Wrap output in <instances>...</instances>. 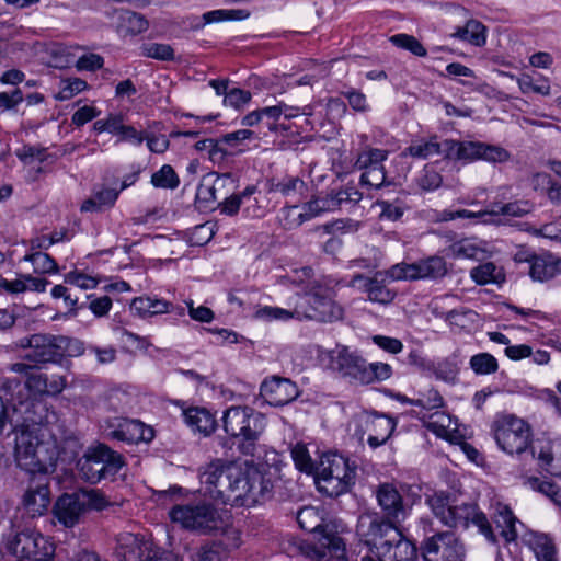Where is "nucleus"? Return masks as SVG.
I'll use <instances>...</instances> for the list:
<instances>
[{
	"mask_svg": "<svg viewBox=\"0 0 561 561\" xmlns=\"http://www.w3.org/2000/svg\"><path fill=\"white\" fill-rule=\"evenodd\" d=\"M558 272L557 263L551 257L535 256L529 266V275L534 280L545 282Z\"/></svg>",
	"mask_w": 561,
	"mask_h": 561,
	"instance_id": "39",
	"label": "nucleus"
},
{
	"mask_svg": "<svg viewBox=\"0 0 561 561\" xmlns=\"http://www.w3.org/2000/svg\"><path fill=\"white\" fill-rule=\"evenodd\" d=\"M15 432V460L18 466L30 472L47 474L54 467V456L45 442L47 427L39 422L25 417L22 424L13 423L9 433Z\"/></svg>",
	"mask_w": 561,
	"mask_h": 561,
	"instance_id": "3",
	"label": "nucleus"
},
{
	"mask_svg": "<svg viewBox=\"0 0 561 561\" xmlns=\"http://www.w3.org/2000/svg\"><path fill=\"white\" fill-rule=\"evenodd\" d=\"M306 190L305 182L298 176H285L276 183H272L270 191L280 193L283 196L290 197L301 195Z\"/></svg>",
	"mask_w": 561,
	"mask_h": 561,
	"instance_id": "45",
	"label": "nucleus"
},
{
	"mask_svg": "<svg viewBox=\"0 0 561 561\" xmlns=\"http://www.w3.org/2000/svg\"><path fill=\"white\" fill-rule=\"evenodd\" d=\"M124 466L123 456L102 443L88 447L77 461L80 477L90 483L113 479Z\"/></svg>",
	"mask_w": 561,
	"mask_h": 561,
	"instance_id": "9",
	"label": "nucleus"
},
{
	"mask_svg": "<svg viewBox=\"0 0 561 561\" xmlns=\"http://www.w3.org/2000/svg\"><path fill=\"white\" fill-rule=\"evenodd\" d=\"M291 457L299 471L316 476L317 465L311 460L309 451L305 445L296 444L291 448Z\"/></svg>",
	"mask_w": 561,
	"mask_h": 561,
	"instance_id": "48",
	"label": "nucleus"
},
{
	"mask_svg": "<svg viewBox=\"0 0 561 561\" xmlns=\"http://www.w3.org/2000/svg\"><path fill=\"white\" fill-rule=\"evenodd\" d=\"M169 516L183 528L201 535L225 534L231 525V515L211 503L201 501L194 504L175 505Z\"/></svg>",
	"mask_w": 561,
	"mask_h": 561,
	"instance_id": "5",
	"label": "nucleus"
},
{
	"mask_svg": "<svg viewBox=\"0 0 561 561\" xmlns=\"http://www.w3.org/2000/svg\"><path fill=\"white\" fill-rule=\"evenodd\" d=\"M251 96L250 91L232 88L226 93L224 103L238 110L248 104L251 101Z\"/></svg>",
	"mask_w": 561,
	"mask_h": 561,
	"instance_id": "61",
	"label": "nucleus"
},
{
	"mask_svg": "<svg viewBox=\"0 0 561 561\" xmlns=\"http://www.w3.org/2000/svg\"><path fill=\"white\" fill-rule=\"evenodd\" d=\"M417 558L416 546L405 539L399 530V540H396L383 561H415Z\"/></svg>",
	"mask_w": 561,
	"mask_h": 561,
	"instance_id": "37",
	"label": "nucleus"
},
{
	"mask_svg": "<svg viewBox=\"0 0 561 561\" xmlns=\"http://www.w3.org/2000/svg\"><path fill=\"white\" fill-rule=\"evenodd\" d=\"M331 367L343 378L350 379V381L362 385L365 382L367 360L357 352L351 351L346 346L339 348L335 355L331 357Z\"/></svg>",
	"mask_w": 561,
	"mask_h": 561,
	"instance_id": "19",
	"label": "nucleus"
},
{
	"mask_svg": "<svg viewBox=\"0 0 561 561\" xmlns=\"http://www.w3.org/2000/svg\"><path fill=\"white\" fill-rule=\"evenodd\" d=\"M54 515L65 527H73L84 513L83 502L79 492L65 493L58 497L54 506Z\"/></svg>",
	"mask_w": 561,
	"mask_h": 561,
	"instance_id": "23",
	"label": "nucleus"
},
{
	"mask_svg": "<svg viewBox=\"0 0 561 561\" xmlns=\"http://www.w3.org/2000/svg\"><path fill=\"white\" fill-rule=\"evenodd\" d=\"M24 261L30 262L33 265L34 272L37 274H54L58 272L56 261L45 252L35 251L26 254Z\"/></svg>",
	"mask_w": 561,
	"mask_h": 561,
	"instance_id": "43",
	"label": "nucleus"
},
{
	"mask_svg": "<svg viewBox=\"0 0 561 561\" xmlns=\"http://www.w3.org/2000/svg\"><path fill=\"white\" fill-rule=\"evenodd\" d=\"M493 520L504 540L510 543L516 540L518 533L516 524L518 519L514 516L512 510L504 504L499 503L493 514Z\"/></svg>",
	"mask_w": 561,
	"mask_h": 561,
	"instance_id": "29",
	"label": "nucleus"
},
{
	"mask_svg": "<svg viewBox=\"0 0 561 561\" xmlns=\"http://www.w3.org/2000/svg\"><path fill=\"white\" fill-rule=\"evenodd\" d=\"M444 257L432 255L414 263H398L392 265L386 275L392 280L439 279L447 274Z\"/></svg>",
	"mask_w": 561,
	"mask_h": 561,
	"instance_id": "14",
	"label": "nucleus"
},
{
	"mask_svg": "<svg viewBox=\"0 0 561 561\" xmlns=\"http://www.w3.org/2000/svg\"><path fill=\"white\" fill-rule=\"evenodd\" d=\"M48 376L46 374L31 373L24 385L18 378H3L0 390L7 397V401L15 403L19 414H22V408L28 405L27 398L30 392L47 393Z\"/></svg>",
	"mask_w": 561,
	"mask_h": 561,
	"instance_id": "16",
	"label": "nucleus"
},
{
	"mask_svg": "<svg viewBox=\"0 0 561 561\" xmlns=\"http://www.w3.org/2000/svg\"><path fill=\"white\" fill-rule=\"evenodd\" d=\"M491 431L499 448L508 455H520L531 444V426L515 414H497Z\"/></svg>",
	"mask_w": 561,
	"mask_h": 561,
	"instance_id": "10",
	"label": "nucleus"
},
{
	"mask_svg": "<svg viewBox=\"0 0 561 561\" xmlns=\"http://www.w3.org/2000/svg\"><path fill=\"white\" fill-rule=\"evenodd\" d=\"M449 252L455 259L480 260L484 256L485 250L476 239L465 238L454 242L449 247Z\"/></svg>",
	"mask_w": 561,
	"mask_h": 561,
	"instance_id": "35",
	"label": "nucleus"
},
{
	"mask_svg": "<svg viewBox=\"0 0 561 561\" xmlns=\"http://www.w3.org/2000/svg\"><path fill=\"white\" fill-rule=\"evenodd\" d=\"M524 540L535 552L538 561H558L554 542L548 535L531 531Z\"/></svg>",
	"mask_w": 561,
	"mask_h": 561,
	"instance_id": "28",
	"label": "nucleus"
},
{
	"mask_svg": "<svg viewBox=\"0 0 561 561\" xmlns=\"http://www.w3.org/2000/svg\"><path fill=\"white\" fill-rule=\"evenodd\" d=\"M70 342L62 335L35 334L34 348L26 353L25 358L34 363H57L68 351Z\"/></svg>",
	"mask_w": 561,
	"mask_h": 561,
	"instance_id": "18",
	"label": "nucleus"
},
{
	"mask_svg": "<svg viewBox=\"0 0 561 561\" xmlns=\"http://www.w3.org/2000/svg\"><path fill=\"white\" fill-rule=\"evenodd\" d=\"M185 423L195 432L205 436L210 435L216 428V419L205 408L193 407L183 411Z\"/></svg>",
	"mask_w": 561,
	"mask_h": 561,
	"instance_id": "26",
	"label": "nucleus"
},
{
	"mask_svg": "<svg viewBox=\"0 0 561 561\" xmlns=\"http://www.w3.org/2000/svg\"><path fill=\"white\" fill-rule=\"evenodd\" d=\"M538 465L554 477H561V437L547 440L537 451Z\"/></svg>",
	"mask_w": 561,
	"mask_h": 561,
	"instance_id": "24",
	"label": "nucleus"
},
{
	"mask_svg": "<svg viewBox=\"0 0 561 561\" xmlns=\"http://www.w3.org/2000/svg\"><path fill=\"white\" fill-rule=\"evenodd\" d=\"M151 184L154 187L174 190L179 186L180 180L173 168L169 164H164L152 174Z\"/></svg>",
	"mask_w": 561,
	"mask_h": 561,
	"instance_id": "49",
	"label": "nucleus"
},
{
	"mask_svg": "<svg viewBox=\"0 0 561 561\" xmlns=\"http://www.w3.org/2000/svg\"><path fill=\"white\" fill-rule=\"evenodd\" d=\"M482 145L481 141L445 139V158L468 161L481 159Z\"/></svg>",
	"mask_w": 561,
	"mask_h": 561,
	"instance_id": "27",
	"label": "nucleus"
},
{
	"mask_svg": "<svg viewBox=\"0 0 561 561\" xmlns=\"http://www.w3.org/2000/svg\"><path fill=\"white\" fill-rule=\"evenodd\" d=\"M405 401L422 409L419 412L420 416L422 413H431L433 410L437 411V409L444 405L443 397L435 389H428L425 392H420L417 399H407Z\"/></svg>",
	"mask_w": 561,
	"mask_h": 561,
	"instance_id": "41",
	"label": "nucleus"
},
{
	"mask_svg": "<svg viewBox=\"0 0 561 561\" xmlns=\"http://www.w3.org/2000/svg\"><path fill=\"white\" fill-rule=\"evenodd\" d=\"M451 36L480 47L486 41L485 26L478 20H469L465 26H458Z\"/></svg>",
	"mask_w": 561,
	"mask_h": 561,
	"instance_id": "33",
	"label": "nucleus"
},
{
	"mask_svg": "<svg viewBox=\"0 0 561 561\" xmlns=\"http://www.w3.org/2000/svg\"><path fill=\"white\" fill-rule=\"evenodd\" d=\"M110 133L118 135L119 141H133L140 145L145 137L141 133L137 131L133 126L123 124L122 115H110Z\"/></svg>",
	"mask_w": 561,
	"mask_h": 561,
	"instance_id": "40",
	"label": "nucleus"
},
{
	"mask_svg": "<svg viewBox=\"0 0 561 561\" xmlns=\"http://www.w3.org/2000/svg\"><path fill=\"white\" fill-rule=\"evenodd\" d=\"M375 495L385 519L400 523L407 517L409 507L404 504L403 497L394 484L380 483L375 490Z\"/></svg>",
	"mask_w": 561,
	"mask_h": 561,
	"instance_id": "20",
	"label": "nucleus"
},
{
	"mask_svg": "<svg viewBox=\"0 0 561 561\" xmlns=\"http://www.w3.org/2000/svg\"><path fill=\"white\" fill-rule=\"evenodd\" d=\"M195 561H222V552L216 545H205L198 550Z\"/></svg>",
	"mask_w": 561,
	"mask_h": 561,
	"instance_id": "64",
	"label": "nucleus"
},
{
	"mask_svg": "<svg viewBox=\"0 0 561 561\" xmlns=\"http://www.w3.org/2000/svg\"><path fill=\"white\" fill-rule=\"evenodd\" d=\"M360 184L375 188H380L386 182V171L383 165L364 171L360 175Z\"/></svg>",
	"mask_w": 561,
	"mask_h": 561,
	"instance_id": "60",
	"label": "nucleus"
},
{
	"mask_svg": "<svg viewBox=\"0 0 561 561\" xmlns=\"http://www.w3.org/2000/svg\"><path fill=\"white\" fill-rule=\"evenodd\" d=\"M118 28L125 34L136 35L145 32L148 22L140 13L130 10H118Z\"/></svg>",
	"mask_w": 561,
	"mask_h": 561,
	"instance_id": "36",
	"label": "nucleus"
},
{
	"mask_svg": "<svg viewBox=\"0 0 561 561\" xmlns=\"http://www.w3.org/2000/svg\"><path fill=\"white\" fill-rule=\"evenodd\" d=\"M5 548L16 560L48 561L55 554V545L39 531L25 528L7 539Z\"/></svg>",
	"mask_w": 561,
	"mask_h": 561,
	"instance_id": "11",
	"label": "nucleus"
},
{
	"mask_svg": "<svg viewBox=\"0 0 561 561\" xmlns=\"http://www.w3.org/2000/svg\"><path fill=\"white\" fill-rule=\"evenodd\" d=\"M20 422L19 409L15 403L4 404L0 398V434L4 432L7 427L13 428V423Z\"/></svg>",
	"mask_w": 561,
	"mask_h": 561,
	"instance_id": "56",
	"label": "nucleus"
},
{
	"mask_svg": "<svg viewBox=\"0 0 561 561\" xmlns=\"http://www.w3.org/2000/svg\"><path fill=\"white\" fill-rule=\"evenodd\" d=\"M318 519V513L313 507H304L297 514L299 526L310 533L316 534L317 543H310L301 539L289 541L288 552L300 553L316 561H346V550L343 539L332 531L327 530V526L321 523H314Z\"/></svg>",
	"mask_w": 561,
	"mask_h": 561,
	"instance_id": "4",
	"label": "nucleus"
},
{
	"mask_svg": "<svg viewBox=\"0 0 561 561\" xmlns=\"http://www.w3.org/2000/svg\"><path fill=\"white\" fill-rule=\"evenodd\" d=\"M511 158L510 152L503 147L483 142L481 159L488 162H506Z\"/></svg>",
	"mask_w": 561,
	"mask_h": 561,
	"instance_id": "59",
	"label": "nucleus"
},
{
	"mask_svg": "<svg viewBox=\"0 0 561 561\" xmlns=\"http://www.w3.org/2000/svg\"><path fill=\"white\" fill-rule=\"evenodd\" d=\"M261 394L270 404L279 407L295 400L298 388L291 380L274 376L261 385Z\"/></svg>",
	"mask_w": 561,
	"mask_h": 561,
	"instance_id": "22",
	"label": "nucleus"
},
{
	"mask_svg": "<svg viewBox=\"0 0 561 561\" xmlns=\"http://www.w3.org/2000/svg\"><path fill=\"white\" fill-rule=\"evenodd\" d=\"M294 314L299 321L333 322L343 317V309L327 296L319 293H306L296 296Z\"/></svg>",
	"mask_w": 561,
	"mask_h": 561,
	"instance_id": "12",
	"label": "nucleus"
},
{
	"mask_svg": "<svg viewBox=\"0 0 561 561\" xmlns=\"http://www.w3.org/2000/svg\"><path fill=\"white\" fill-rule=\"evenodd\" d=\"M356 533L363 543L359 551L362 561H383L392 550L393 542L399 540V528L396 523L378 514L362 515L358 518Z\"/></svg>",
	"mask_w": 561,
	"mask_h": 561,
	"instance_id": "6",
	"label": "nucleus"
},
{
	"mask_svg": "<svg viewBox=\"0 0 561 561\" xmlns=\"http://www.w3.org/2000/svg\"><path fill=\"white\" fill-rule=\"evenodd\" d=\"M306 219L318 216L324 211H332L335 209V204L330 199L329 194L324 197H317L305 205Z\"/></svg>",
	"mask_w": 561,
	"mask_h": 561,
	"instance_id": "57",
	"label": "nucleus"
},
{
	"mask_svg": "<svg viewBox=\"0 0 561 561\" xmlns=\"http://www.w3.org/2000/svg\"><path fill=\"white\" fill-rule=\"evenodd\" d=\"M388 151L382 149H368L360 152L356 159L355 168L358 170H371L373 168H379L382 162L387 159Z\"/></svg>",
	"mask_w": 561,
	"mask_h": 561,
	"instance_id": "46",
	"label": "nucleus"
},
{
	"mask_svg": "<svg viewBox=\"0 0 561 561\" xmlns=\"http://www.w3.org/2000/svg\"><path fill=\"white\" fill-rule=\"evenodd\" d=\"M255 318L268 321H287L289 319H296V316L294 314V307L291 309H284L279 307L265 306L256 310Z\"/></svg>",
	"mask_w": 561,
	"mask_h": 561,
	"instance_id": "54",
	"label": "nucleus"
},
{
	"mask_svg": "<svg viewBox=\"0 0 561 561\" xmlns=\"http://www.w3.org/2000/svg\"><path fill=\"white\" fill-rule=\"evenodd\" d=\"M79 495L83 502L84 511L88 508L102 511L111 505L110 500L100 490H80Z\"/></svg>",
	"mask_w": 561,
	"mask_h": 561,
	"instance_id": "50",
	"label": "nucleus"
},
{
	"mask_svg": "<svg viewBox=\"0 0 561 561\" xmlns=\"http://www.w3.org/2000/svg\"><path fill=\"white\" fill-rule=\"evenodd\" d=\"M222 427L233 438H242L238 449L243 455H253L256 442L265 430V416L248 405H233L222 415Z\"/></svg>",
	"mask_w": 561,
	"mask_h": 561,
	"instance_id": "7",
	"label": "nucleus"
},
{
	"mask_svg": "<svg viewBox=\"0 0 561 561\" xmlns=\"http://www.w3.org/2000/svg\"><path fill=\"white\" fill-rule=\"evenodd\" d=\"M457 218L477 219L483 224H492V213H490V209L479 211L460 209L444 213V220H454Z\"/></svg>",
	"mask_w": 561,
	"mask_h": 561,
	"instance_id": "55",
	"label": "nucleus"
},
{
	"mask_svg": "<svg viewBox=\"0 0 561 561\" xmlns=\"http://www.w3.org/2000/svg\"><path fill=\"white\" fill-rule=\"evenodd\" d=\"M117 556L124 561H178L176 557L169 552H161L154 545L135 534L122 535L118 539Z\"/></svg>",
	"mask_w": 561,
	"mask_h": 561,
	"instance_id": "15",
	"label": "nucleus"
},
{
	"mask_svg": "<svg viewBox=\"0 0 561 561\" xmlns=\"http://www.w3.org/2000/svg\"><path fill=\"white\" fill-rule=\"evenodd\" d=\"M257 187L248 185L242 191V213L247 218H260L264 215L265 208L260 205L257 196H255Z\"/></svg>",
	"mask_w": 561,
	"mask_h": 561,
	"instance_id": "42",
	"label": "nucleus"
},
{
	"mask_svg": "<svg viewBox=\"0 0 561 561\" xmlns=\"http://www.w3.org/2000/svg\"><path fill=\"white\" fill-rule=\"evenodd\" d=\"M421 552L425 561H463L466 549L455 531L442 530L422 541Z\"/></svg>",
	"mask_w": 561,
	"mask_h": 561,
	"instance_id": "13",
	"label": "nucleus"
},
{
	"mask_svg": "<svg viewBox=\"0 0 561 561\" xmlns=\"http://www.w3.org/2000/svg\"><path fill=\"white\" fill-rule=\"evenodd\" d=\"M445 140L438 141L437 137H431L427 141L412 142L402 151V156L419 159H428L434 156H443L445 158Z\"/></svg>",
	"mask_w": 561,
	"mask_h": 561,
	"instance_id": "30",
	"label": "nucleus"
},
{
	"mask_svg": "<svg viewBox=\"0 0 561 561\" xmlns=\"http://www.w3.org/2000/svg\"><path fill=\"white\" fill-rule=\"evenodd\" d=\"M356 480V466L336 453L324 454L317 465L314 481L318 491L337 497L351 490Z\"/></svg>",
	"mask_w": 561,
	"mask_h": 561,
	"instance_id": "8",
	"label": "nucleus"
},
{
	"mask_svg": "<svg viewBox=\"0 0 561 561\" xmlns=\"http://www.w3.org/2000/svg\"><path fill=\"white\" fill-rule=\"evenodd\" d=\"M65 282L70 285H75L81 289L94 288L98 285L95 278L79 272H70L66 274Z\"/></svg>",
	"mask_w": 561,
	"mask_h": 561,
	"instance_id": "63",
	"label": "nucleus"
},
{
	"mask_svg": "<svg viewBox=\"0 0 561 561\" xmlns=\"http://www.w3.org/2000/svg\"><path fill=\"white\" fill-rule=\"evenodd\" d=\"M529 211L528 202H513L504 205L494 204L490 209L492 213V224H499V217L510 216V217H522Z\"/></svg>",
	"mask_w": 561,
	"mask_h": 561,
	"instance_id": "44",
	"label": "nucleus"
},
{
	"mask_svg": "<svg viewBox=\"0 0 561 561\" xmlns=\"http://www.w3.org/2000/svg\"><path fill=\"white\" fill-rule=\"evenodd\" d=\"M198 477L205 493L232 506H255L273 496L271 473L252 461L214 459L202 466Z\"/></svg>",
	"mask_w": 561,
	"mask_h": 561,
	"instance_id": "1",
	"label": "nucleus"
},
{
	"mask_svg": "<svg viewBox=\"0 0 561 561\" xmlns=\"http://www.w3.org/2000/svg\"><path fill=\"white\" fill-rule=\"evenodd\" d=\"M141 54L157 60L170 61L174 59V50L168 44L148 43L142 45Z\"/></svg>",
	"mask_w": 561,
	"mask_h": 561,
	"instance_id": "51",
	"label": "nucleus"
},
{
	"mask_svg": "<svg viewBox=\"0 0 561 561\" xmlns=\"http://www.w3.org/2000/svg\"><path fill=\"white\" fill-rule=\"evenodd\" d=\"M469 366L476 375H490L499 369L497 359L490 353H479L471 356Z\"/></svg>",
	"mask_w": 561,
	"mask_h": 561,
	"instance_id": "47",
	"label": "nucleus"
},
{
	"mask_svg": "<svg viewBox=\"0 0 561 561\" xmlns=\"http://www.w3.org/2000/svg\"><path fill=\"white\" fill-rule=\"evenodd\" d=\"M229 176V174H224L218 176L215 181H211L210 176L203 178L196 190V202L205 207L215 202L217 199V187L224 186L225 180Z\"/></svg>",
	"mask_w": 561,
	"mask_h": 561,
	"instance_id": "38",
	"label": "nucleus"
},
{
	"mask_svg": "<svg viewBox=\"0 0 561 561\" xmlns=\"http://www.w3.org/2000/svg\"><path fill=\"white\" fill-rule=\"evenodd\" d=\"M391 43L396 46L411 51L417 57H425L427 51L425 47L412 35L397 34L390 38Z\"/></svg>",
	"mask_w": 561,
	"mask_h": 561,
	"instance_id": "52",
	"label": "nucleus"
},
{
	"mask_svg": "<svg viewBox=\"0 0 561 561\" xmlns=\"http://www.w3.org/2000/svg\"><path fill=\"white\" fill-rule=\"evenodd\" d=\"M392 374V368L386 363H367L366 376L364 385H369L375 381H382L388 379Z\"/></svg>",
	"mask_w": 561,
	"mask_h": 561,
	"instance_id": "53",
	"label": "nucleus"
},
{
	"mask_svg": "<svg viewBox=\"0 0 561 561\" xmlns=\"http://www.w3.org/2000/svg\"><path fill=\"white\" fill-rule=\"evenodd\" d=\"M420 419L424 421L425 427L438 437L447 438L454 431L451 416L443 411L422 413Z\"/></svg>",
	"mask_w": 561,
	"mask_h": 561,
	"instance_id": "32",
	"label": "nucleus"
},
{
	"mask_svg": "<svg viewBox=\"0 0 561 561\" xmlns=\"http://www.w3.org/2000/svg\"><path fill=\"white\" fill-rule=\"evenodd\" d=\"M356 280H365V290L370 301L387 305L396 297V293L389 289L383 284V280H379L377 277L365 278L363 275L358 274L353 277V282L355 283Z\"/></svg>",
	"mask_w": 561,
	"mask_h": 561,
	"instance_id": "31",
	"label": "nucleus"
},
{
	"mask_svg": "<svg viewBox=\"0 0 561 561\" xmlns=\"http://www.w3.org/2000/svg\"><path fill=\"white\" fill-rule=\"evenodd\" d=\"M218 209L227 216H236L242 209V192L226 197L218 204Z\"/></svg>",
	"mask_w": 561,
	"mask_h": 561,
	"instance_id": "62",
	"label": "nucleus"
},
{
	"mask_svg": "<svg viewBox=\"0 0 561 561\" xmlns=\"http://www.w3.org/2000/svg\"><path fill=\"white\" fill-rule=\"evenodd\" d=\"M369 431L367 443L371 448H377L387 443L396 428L392 417L383 414H375L368 422Z\"/></svg>",
	"mask_w": 561,
	"mask_h": 561,
	"instance_id": "25",
	"label": "nucleus"
},
{
	"mask_svg": "<svg viewBox=\"0 0 561 561\" xmlns=\"http://www.w3.org/2000/svg\"><path fill=\"white\" fill-rule=\"evenodd\" d=\"M471 278L479 285L501 284L505 280V274L501 267L492 262H486L470 271Z\"/></svg>",
	"mask_w": 561,
	"mask_h": 561,
	"instance_id": "34",
	"label": "nucleus"
},
{
	"mask_svg": "<svg viewBox=\"0 0 561 561\" xmlns=\"http://www.w3.org/2000/svg\"><path fill=\"white\" fill-rule=\"evenodd\" d=\"M443 183L442 175L433 168L425 167L417 178V185L422 191L437 190Z\"/></svg>",
	"mask_w": 561,
	"mask_h": 561,
	"instance_id": "58",
	"label": "nucleus"
},
{
	"mask_svg": "<svg viewBox=\"0 0 561 561\" xmlns=\"http://www.w3.org/2000/svg\"><path fill=\"white\" fill-rule=\"evenodd\" d=\"M427 504L433 515L448 530H467L473 525L489 542L496 543L491 523L476 503L459 502L449 493L436 492L427 497Z\"/></svg>",
	"mask_w": 561,
	"mask_h": 561,
	"instance_id": "2",
	"label": "nucleus"
},
{
	"mask_svg": "<svg viewBox=\"0 0 561 561\" xmlns=\"http://www.w3.org/2000/svg\"><path fill=\"white\" fill-rule=\"evenodd\" d=\"M104 432L106 437L127 444L150 442L153 430L138 420L112 417L106 420Z\"/></svg>",
	"mask_w": 561,
	"mask_h": 561,
	"instance_id": "17",
	"label": "nucleus"
},
{
	"mask_svg": "<svg viewBox=\"0 0 561 561\" xmlns=\"http://www.w3.org/2000/svg\"><path fill=\"white\" fill-rule=\"evenodd\" d=\"M23 505L30 516L44 515L50 505V490L46 474L33 478L23 495Z\"/></svg>",
	"mask_w": 561,
	"mask_h": 561,
	"instance_id": "21",
	"label": "nucleus"
}]
</instances>
